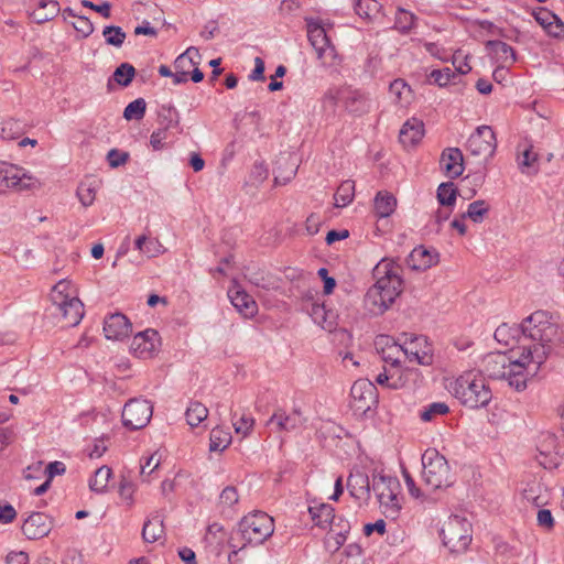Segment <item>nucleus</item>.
Masks as SVG:
<instances>
[{
    "instance_id": "nucleus-48",
    "label": "nucleus",
    "mask_w": 564,
    "mask_h": 564,
    "mask_svg": "<svg viewBox=\"0 0 564 564\" xmlns=\"http://www.w3.org/2000/svg\"><path fill=\"white\" fill-rule=\"evenodd\" d=\"M102 35L106 43L115 47H120L126 40V33L122 29L115 25L106 26L102 31Z\"/></svg>"
},
{
    "instance_id": "nucleus-44",
    "label": "nucleus",
    "mask_w": 564,
    "mask_h": 564,
    "mask_svg": "<svg viewBox=\"0 0 564 564\" xmlns=\"http://www.w3.org/2000/svg\"><path fill=\"white\" fill-rule=\"evenodd\" d=\"M389 90L398 102H408L412 93L411 87L400 78L390 84Z\"/></svg>"
},
{
    "instance_id": "nucleus-31",
    "label": "nucleus",
    "mask_w": 564,
    "mask_h": 564,
    "mask_svg": "<svg viewBox=\"0 0 564 564\" xmlns=\"http://www.w3.org/2000/svg\"><path fill=\"white\" fill-rule=\"evenodd\" d=\"M36 8L31 17L36 23H44L52 20L59 12V4L55 0H36Z\"/></svg>"
},
{
    "instance_id": "nucleus-7",
    "label": "nucleus",
    "mask_w": 564,
    "mask_h": 564,
    "mask_svg": "<svg viewBox=\"0 0 564 564\" xmlns=\"http://www.w3.org/2000/svg\"><path fill=\"white\" fill-rule=\"evenodd\" d=\"M372 490L377 496L383 514L391 519L398 518L402 509L399 480L391 476L373 475Z\"/></svg>"
},
{
    "instance_id": "nucleus-11",
    "label": "nucleus",
    "mask_w": 564,
    "mask_h": 564,
    "mask_svg": "<svg viewBox=\"0 0 564 564\" xmlns=\"http://www.w3.org/2000/svg\"><path fill=\"white\" fill-rule=\"evenodd\" d=\"M152 413L153 406L148 400L131 399L124 404L122 423L130 430H140L149 424Z\"/></svg>"
},
{
    "instance_id": "nucleus-33",
    "label": "nucleus",
    "mask_w": 564,
    "mask_h": 564,
    "mask_svg": "<svg viewBox=\"0 0 564 564\" xmlns=\"http://www.w3.org/2000/svg\"><path fill=\"white\" fill-rule=\"evenodd\" d=\"M98 188L99 183L95 180H85L78 185L76 195L84 207L94 204Z\"/></svg>"
},
{
    "instance_id": "nucleus-50",
    "label": "nucleus",
    "mask_w": 564,
    "mask_h": 564,
    "mask_svg": "<svg viewBox=\"0 0 564 564\" xmlns=\"http://www.w3.org/2000/svg\"><path fill=\"white\" fill-rule=\"evenodd\" d=\"M449 411V408L444 402H434L427 405L421 413L420 417L424 422H431L438 415H445Z\"/></svg>"
},
{
    "instance_id": "nucleus-29",
    "label": "nucleus",
    "mask_w": 564,
    "mask_h": 564,
    "mask_svg": "<svg viewBox=\"0 0 564 564\" xmlns=\"http://www.w3.org/2000/svg\"><path fill=\"white\" fill-rule=\"evenodd\" d=\"M523 498L535 507H543L549 502L550 491L541 481L532 480L523 489Z\"/></svg>"
},
{
    "instance_id": "nucleus-60",
    "label": "nucleus",
    "mask_w": 564,
    "mask_h": 564,
    "mask_svg": "<svg viewBox=\"0 0 564 564\" xmlns=\"http://www.w3.org/2000/svg\"><path fill=\"white\" fill-rule=\"evenodd\" d=\"M128 158H129L128 153L120 152L116 149L110 150L107 155L109 165L111 167H118V166L124 164L127 162Z\"/></svg>"
},
{
    "instance_id": "nucleus-6",
    "label": "nucleus",
    "mask_w": 564,
    "mask_h": 564,
    "mask_svg": "<svg viewBox=\"0 0 564 564\" xmlns=\"http://www.w3.org/2000/svg\"><path fill=\"white\" fill-rule=\"evenodd\" d=\"M70 282L66 280L58 281L51 290L50 300L54 308L53 314L59 317L66 327L78 325L84 317V304L72 295Z\"/></svg>"
},
{
    "instance_id": "nucleus-40",
    "label": "nucleus",
    "mask_w": 564,
    "mask_h": 564,
    "mask_svg": "<svg viewBox=\"0 0 564 564\" xmlns=\"http://www.w3.org/2000/svg\"><path fill=\"white\" fill-rule=\"evenodd\" d=\"M189 426H198L208 416V409L200 402L195 401L189 404L185 413Z\"/></svg>"
},
{
    "instance_id": "nucleus-56",
    "label": "nucleus",
    "mask_w": 564,
    "mask_h": 564,
    "mask_svg": "<svg viewBox=\"0 0 564 564\" xmlns=\"http://www.w3.org/2000/svg\"><path fill=\"white\" fill-rule=\"evenodd\" d=\"M239 500V495L234 486H227L219 496V501L225 507H232Z\"/></svg>"
},
{
    "instance_id": "nucleus-35",
    "label": "nucleus",
    "mask_w": 564,
    "mask_h": 564,
    "mask_svg": "<svg viewBox=\"0 0 564 564\" xmlns=\"http://www.w3.org/2000/svg\"><path fill=\"white\" fill-rule=\"evenodd\" d=\"M489 210V204L484 199H478L468 205L467 210L462 214V218H468L475 224H480L487 217Z\"/></svg>"
},
{
    "instance_id": "nucleus-34",
    "label": "nucleus",
    "mask_w": 564,
    "mask_h": 564,
    "mask_svg": "<svg viewBox=\"0 0 564 564\" xmlns=\"http://www.w3.org/2000/svg\"><path fill=\"white\" fill-rule=\"evenodd\" d=\"M355 197V182L351 180L344 181L334 194V206L343 208L348 206Z\"/></svg>"
},
{
    "instance_id": "nucleus-46",
    "label": "nucleus",
    "mask_w": 564,
    "mask_h": 564,
    "mask_svg": "<svg viewBox=\"0 0 564 564\" xmlns=\"http://www.w3.org/2000/svg\"><path fill=\"white\" fill-rule=\"evenodd\" d=\"M135 75V68L129 63H122L119 65L115 73L113 79L121 86L127 87L132 82Z\"/></svg>"
},
{
    "instance_id": "nucleus-52",
    "label": "nucleus",
    "mask_w": 564,
    "mask_h": 564,
    "mask_svg": "<svg viewBox=\"0 0 564 564\" xmlns=\"http://www.w3.org/2000/svg\"><path fill=\"white\" fill-rule=\"evenodd\" d=\"M430 77L440 87H445L451 83L453 78L456 77V73L453 72L449 67H445L443 69H434L431 72Z\"/></svg>"
},
{
    "instance_id": "nucleus-24",
    "label": "nucleus",
    "mask_w": 564,
    "mask_h": 564,
    "mask_svg": "<svg viewBox=\"0 0 564 564\" xmlns=\"http://www.w3.org/2000/svg\"><path fill=\"white\" fill-rule=\"evenodd\" d=\"M535 21L552 36H564V23L560 18L546 8H540L533 12Z\"/></svg>"
},
{
    "instance_id": "nucleus-53",
    "label": "nucleus",
    "mask_w": 564,
    "mask_h": 564,
    "mask_svg": "<svg viewBox=\"0 0 564 564\" xmlns=\"http://www.w3.org/2000/svg\"><path fill=\"white\" fill-rule=\"evenodd\" d=\"M134 491V484L128 478L122 477L119 484V495L128 506H131L133 503Z\"/></svg>"
},
{
    "instance_id": "nucleus-58",
    "label": "nucleus",
    "mask_w": 564,
    "mask_h": 564,
    "mask_svg": "<svg viewBox=\"0 0 564 564\" xmlns=\"http://www.w3.org/2000/svg\"><path fill=\"white\" fill-rule=\"evenodd\" d=\"M65 470H66L65 464L62 462L55 460V462L50 463L44 468V475H46V478L48 479V481H52V479L55 476L63 475L65 473Z\"/></svg>"
},
{
    "instance_id": "nucleus-17",
    "label": "nucleus",
    "mask_w": 564,
    "mask_h": 564,
    "mask_svg": "<svg viewBox=\"0 0 564 564\" xmlns=\"http://www.w3.org/2000/svg\"><path fill=\"white\" fill-rule=\"evenodd\" d=\"M440 165L447 177H459L465 170L463 152L458 148L444 149L441 154Z\"/></svg>"
},
{
    "instance_id": "nucleus-4",
    "label": "nucleus",
    "mask_w": 564,
    "mask_h": 564,
    "mask_svg": "<svg viewBox=\"0 0 564 564\" xmlns=\"http://www.w3.org/2000/svg\"><path fill=\"white\" fill-rule=\"evenodd\" d=\"M484 371L492 379L506 380L516 391H523L530 377L538 372H531V362L522 360V352L512 350L508 356L503 352H491L484 359Z\"/></svg>"
},
{
    "instance_id": "nucleus-41",
    "label": "nucleus",
    "mask_w": 564,
    "mask_h": 564,
    "mask_svg": "<svg viewBox=\"0 0 564 564\" xmlns=\"http://www.w3.org/2000/svg\"><path fill=\"white\" fill-rule=\"evenodd\" d=\"M163 534V522L159 517L148 520L142 529V538L147 543H154Z\"/></svg>"
},
{
    "instance_id": "nucleus-1",
    "label": "nucleus",
    "mask_w": 564,
    "mask_h": 564,
    "mask_svg": "<svg viewBox=\"0 0 564 564\" xmlns=\"http://www.w3.org/2000/svg\"><path fill=\"white\" fill-rule=\"evenodd\" d=\"M523 343L519 346L522 360L531 362V372H538L558 338V325L546 311H535L520 324Z\"/></svg>"
},
{
    "instance_id": "nucleus-42",
    "label": "nucleus",
    "mask_w": 564,
    "mask_h": 564,
    "mask_svg": "<svg viewBox=\"0 0 564 564\" xmlns=\"http://www.w3.org/2000/svg\"><path fill=\"white\" fill-rule=\"evenodd\" d=\"M180 123V115L172 106H163L159 112V124L162 129L169 130L177 127Z\"/></svg>"
},
{
    "instance_id": "nucleus-55",
    "label": "nucleus",
    "mask_w": 564,
    "mask_h": 564,
    "mask_svg": "<svg viewBox=\"0 0 564 564\" xmlns=\"http://www.w3.org/2000/svg\"><path fill=\"white\" fill-rule=\"evenodd\" d=\"M161 457L158 453L150 455L143 464H141L140 475L141 477L150 476L160 466Z\"/></svg>"
},
{
    "instance_id": "nucleus-16",
    "label": "nucleus",
    "mask_w": 564,
    "mask_h": 564,
    "mask_svg": "<svg viewBox=\"0 0 564 564\" xmlns=\"http://www.w3.org/2000/svg\"><path fill=\"white\" fill-rule=\"evenodd\" d=\"M132 332V326L126 315L115 313L104 322V333L107 339L122 340Z\"/></svg>"
},
{
    "instance_id": "nucleus-57",
    "label": "nucleus",
    "mask_w": 564,
    "mask_h": 564,
    "mask_svg": "<svg viewBox=\"0 0 564 564\" xmlns=\"http://www.w3.org/2000/svg\"><path fill=\"white\" fill-rule=\"evenodd\" d=\"M73 25L75 30L85 37L89 36L94 32V24L86 17H76V21L73 23Z\"/></svg>"
},
{
    "instance_id": "nucleus-38",
    "label": "nucleus",
    "mask_w": 564,
    "mask_h": 564,
    "mask_svg": "<svg viewBox=\"0 0 564 564\" xmlns=\"http://www.w3.org/2000/svg\"><path fill=\"white\" fill-rule=\"evenodd\" d=\"M112 470L108 466L99 467L89 480V488L97 494H104L107 489Z\"/></svg>"
},
{
    "instance_id": "nucleus-62",
    "label": "nucleus",
    "mask_w": 564,
    "mask_h": 564,
    "mask_svg": "<svg viewBox=\"0 0 564 564\" xmlns=\"http://www.w3.org/2000/svg\"><path fill=\"white\" fill-rule=\"evenodd\" d=\"M536 520L538 524L546 530H551L554 527V519L551 511L547 509H540Z\"/></svg>"
},
{
    "instance_id": "nucleus-59",
    "label": "nucleus",
    "mask_w": 564,
    "mask_h": 564,
    "mask_svg": "<svg viewBox=\"0 0 564 564\" xmlns=\"http://www.w3.org/2000/svg\"><path fill=\"white\" fill-rule=\"evenodd\" d=\"M402 475L409 494L415 499L422 498L423 494L421 492V489L416 487L415 481L410 473L406 469H403Z\"/></svg>"
},
{
    "instance_id": "nucleus-43",
    "label": "nucleus",
    "mask_w": 564,
    "mask_h": 564,
    "mask_svg": "<svg viewBox=\"0 0 564 564\" xmlns=\"http://www.w3.org/2000/svg\"><path fill=\"white\" fill-rule=\"evenodd\" d=\"M231 442V436L228 432L221 429H213L210 433L209 449L212 452L224 451Z\"/></svg>"
},
{
    "instance_id": "nucleus-39",
    "label": "nucleus",
    "mask_w": 564,
    "mask_h": 564,
    "mask_svg": "<svg viewBox=\"0 0 564 564\" xmlns=\"http://www.w3.org/2000/svg\"><path fill=\"white\" fill-rule=\"evenodd\" d=\"M200 58L199 51L196 47H188L183 54H181L174 62L175 69H180L183 72H189L191 67H195L198 65V61Z\"/></svg>"
},
{
    "instance_id": "nucleus-51",
    "label": "nucleus",
    "mask_w": 564,
    "mask_h": 564,
    "mask_svg": "<svg viewBox=\"0 0 564 564\" xmlns=\"http://www.w3.org/2000/svg\"><path fill=\"white\" fill-rule=\"evenodd\" d=\"M414 14L404 10L398 9L395 13L394 28L402 33L409 32L414 24Z\"/></svg>"
},
{
    "instance_id": "nucleus-37",
    "label": "nucleus",
    "mask_w": 564,
    "mask_h": 564,
    "mask_svg": "<svg viewBox=\"0 0 564 564\" xmlns=\"http://www.w3.org/2000/svg\"><path fill=\"white\" fill-rule=\"evenodd\" d=\"M457 187L453 182L442 183L437 187L436 198L441 206L454 207L457 200Z\"/></svg>"
},
{
    "instance_id": "nucleus-5",
    "label": "nucleus",
    "mask_w": 564,
    "mask_h": 564,
    "mask_svg": "<svg viewBox=\"0 0 564 564\" xmlns=\"http://www.w3.org/2000/svg\"><path fill=\"white\" fill-rule=\"evenodd\" d=\"M448 389L460 404L469 409L486 406L492 398L491 390L480 372H464L449 383Z\"/></svg>"
},
{
    "instance_id": "nucleus-18",
    "label": "nucleus",
    "mask_w": 564,
    "mask_h": 564,
    "mask_svg": "<svg viewBox=\"0 0 564 564\" xmlns=\"http://www.w3.org/2000/svg\"><path fill=\"white\" fill-rule=\"evenodd\" d=\"M1 169H3V181L7 183L6 189L23 191L32 188L35 184L32 176L15 165L1 163Z\"/></svg>"
},
{
    "instance_id": "nucleus-47",
    "label": "nucleus",
    "mask_w": 564,
    "mask_h": 564,
    "mask_svg": "<svg viewBox=\"0 0 564 564\" xmlns=\"http://www.w3.org/2000/svg\"><path fill=\"white\" fill-rule=\"evenodd\" d=\"M413 344H405L403 346V355L409 358L410 361H416L419 365L429 366L433 362V356L426 350H412Z\"/></svg>"
},
{
    "instance_id": "nucleus-61",
    "label": "nucleus",
    "mask_w": 564,
    "mask_h": 564,
    "mask_svg": "<svg viewBox=\"0 0 564 564\" xmlns=\"http://www.w3.org/2000/svg\"><path fill=\"white\" fill-rule=\"evenodd\" d=\"M388 373H393V379H391V382H389V388L392 389H400L404 386V380L402 378V371L399 367V365L392 366L390 365L389 368H387Z\"/></svg>"
},
{
    "instance_id": "nucleus-2",
    "label": "nucleus",
    "mask_w": 564,
    "mask_h": 564,
    "mask_svg": "<svg viewBox=\"0 0 564 564\" xmlns=\"http://www.w3.org/2000/svg\"><path fill=\"white\" fill-rule=\"evenodd\" d=\"M376 283L365 295V307L372 315L383 314L402 293V268L393 259L384 258L372 271Z\"/></svg>"
},
{
    "instance_id": "nucleus-30",
    "label": "nucleus",
    "mask_w": 564,
    "mask_h": 564,
    "mask_svg": "<svg viewBox=\"0 0 564 564\" xmlns=\"http://www.w3.org/2000/svg\"><path fill=\"white\" fill-rule=\"evenodd\" d=\"M397 208V198L393 194L381 191L378 192L373 199V210L380 218L391 216Z\"/></svg>"
},
{
    "instance_id": "nucleus-14",
    "label": "nucleus",
    "mask_w": 564,
    "mask_h": 564,
    "mask_svg": "<svg viewBox=\"0 0 564 564\" xmlns=\"http://www.w3.org/2000/svg\"><path fill=\"white\" fill-rule=\"evenodd\" d=\"M497 148L496 135L488 126H481L469 137L467 150L477 156L490 158Z\"/></svg>"
},
{
    "instance_id": "nucleus-36",
    "label": "nucleus",
    "mask_w": 564,
    "mask_h": 564,
    "mask_svg": "<svg viewBox=\"0 0 564 564\" xmlns=\"http://www.w3.org/2000/svg\"><path fill=\"white\" fill-rule=\"evenodd\" d=\"M518 166L523 174L532 175L538 172L535 163L538 162V154L532 151V147L525 148L523 151L518 152Z\"/></svg>"
},
{
    "instance_id": "nucleus-21",
    "label": "nucleus",
    "mask_w": 564,
    "mask_h": 564,
    "mask_svg": "<svg viewBox=\"0 0 564 564\" xmlns=\"http://www.w3.org/2000/svg\"><path fill=\"white\" fill-rule=\"evenodd\" d=\"M437 262L438 254L423 246L414 248L406 258V265L414 271H425L437 264Z\"/></svg>"
},
{
    "instance_id": "nucleus-32",
    "label": "nucleus",
    "mask_w": 564,
    "mask_h": 564,
    "mask_svg": "<svg viewBox=\"0 0 564 564\" xmlns=\"http://www.w3.org/2000/svg\"><path fill=\"white\" fill-rule=\"evenodd\" d=\"M308 512L315 524L321 528H327L335 520V510L327 503L311 506Z\"/></svg>"
},
{
    "instance_id": "nucleus-13",
    "label": "nucleus",
    "mask_w": 564,
    "mask_h": 564,
    "mask_svg": "<svg viewBox=\"0 0 564 564\" xmlns=\"http://www.w3.org/2000/svg\"><path fill=\"white\" fill-rule=\"evenodd\" d=\"M351 408L355 411L366 413L378 403L377 388L368 379H358L351 390Z\"/></svg>"
},
{
    "instance_id": "nucleus-19",
    "label": "nucleus",
    "mask_w": 564,
    "mask_h": 564,
    "mask_svg": "<svg viewBox=\"0 0 564 564\" xmlns=\"http://www.w3.org/2000/svg\"><path fill=\"white\" fill-rule=\"evenodd\" d=\"M424 133L423 121L413 117L403 123L399 133V140L405 149H413L422 141Z\"/></svg>"
},
{
    "instance_id": "nucleus-3",
    "label": "nucleus",
    "mask_w": 564,
    "mask_h": 564,
    "mask_svg": "<svg viewBox=\"0 0 564 564\" xmlns=\"http://www.w3.org/2000/svg\"><path fill=\"white\" fill-rule=\"evenodd\" d=\"M376 283L365 295V307L372 315L383 314L402 293V268L393 259L384 258L372 271Z\"/></svg>"
},
{
    "instance_id": "nucleus-63",
    "label": "nucleus",
    "mask_w": 564,
    "mask_h": 564,
    "mask_svg": "<svg viewBox=\"0 0 564 564\" xmlns=\"http://www.w3.org/2000/svg\"><path fill=\"white\" fill-rule=\"evenodd\" d=\"M166 131L162 128L153 131L150 137V144L154 150H161L164 147V141L166 140Z\"/></svg>"
},
{
    "instance_id": "nucleus-28",
    "label": "nucleus",
    "mask_w": 564,
    "mask_h": 564,
    "mask_svg": "<svg viewBox=\"0 0 564 564\" xmlns=\"http://www.w3.org/2000/svg\"><path fill=\"white\" fill-rule=\"evenodd\" d=\"M346 109L354 115L361 116L370 111L371 100L366 93L350 90L345 97Z\"/></svg>"
},
{
    "instance_id": "nucleus-9",
    "label": "nucleus",
    "mask_w": 564,
    "mask_h": 564,
    "mask_svg": "<svg viewBox=\"0 0 564 564\" xmlns=\"http://www.w3.org/2000/svg\"><path fill=\"white\" fill-rule=\"evenodd\" d=\"M441 535L452 553L464 552L471 542V524L463 517L452 516L443 524Z\"/></svg>"
},
{
    "instance_id": "nucleus-64",
    "label": "nucleus",
    "mask_w": 564,
    "mask_h": 564,
    "mask_svg": "<svg viewBox=\"0 0 564 564\" xmlns=\"http://www.w3.org/2000/svg\"><path fill=\"white\" fill-rule=\"evenodd\" d=\"M42 474H44L43 462H35L23 471L25 479H39Z\"/></svg>"
},
{
    "instance_id": "nucleus-20",
    "label": "nucleus",
    "mask_w": 564,
    "mask_h": 564,
    "mask_svg": "<svg viewBox=\"0 0 564 564\" xmlns=\"http://www.w3.org/2000/svg\"><path fill=\"white\" fill-rule=\"evenodd\" d=\"M158 333L147 329L138 333L131 344V350L138 358H150L156 350Z\"/></svg>"
},
{
    "instance_id": "nucleus-10",
    "label": "nucleus",
    "mask_w": 564,
    "mask_h": 564,
    "mask_svg": "<svg viewBox=\"0 0 564 564\" xmlns=\"http://www.w3.org/2000/svg\"><path fill=\"white\" fill-rule=\"evenodd\" d=\"M273 532V519L264 512L248 514L239 522V533L249 544H262Z\"/></svg>"
},
{
    "instance_id": "nucleus-25",
    "label": "nucleus",
    "mask_w": 564,
    "mask_h": 564,
    "mask_svg": "<svg viewBox=\"0 0 564 564\" xmlns=\"http://www.w3.org/2000/svg\"><path fill=\"white\" fill-rule=\"evenodd\" d=\"M347 488L357 500H367L370 497V481L366 473L354 470L347 479Z\"/></svg>"
},
{
    "instance_id": "nucleus-49",
    "label": "nucleus",
    "mask_w": 564,
    "mask_h": 564,
    "mask_svg": "<svg viewBox=\"0 0 564 564\" xmlns=\"http://www.w3.org/2000/svg\"><path fill=\"white\" fill-rule=\"evenodd\" d=\"M380 10V3L377 0H357L355 11L360 18L369 19Z\"/></svg>"
},
{
    "instance_id": "nucleus-27",
    "label": "nucleus",
    "mask_w": 564,
    "mask_h": 564,
    "mask_svg": "<svg viewBox=\"0 0 564 564\" xmlns=\"http://www.w3.org/2000/svg\"><path fill=\"white\" fill-rule=\"evenodd\" d=\"M229 297L231 304L237 311L245 317H252L256 315L258 306L251 295L246 293L243 290L236 289L229 291Z\"/></svg>"
},
{
    "instance_id": "nucleus-12",
    "label": "nucleus",
    "mask_w": 564,
    "mask_h": 564,
    "mask_svg": "<svg viewBox=\"0 0 564 564\" xmlns=\"http://www.w3.org/2000/svg\"><path fill=\"white\" fill-rule=\"evenodd\" d=\"M307 37L317 54V58L321 59L323 64L332 65L336 59L337 54L325 29L319 23L308 20Z\"/></svg>"
},
{
    "instance_id": "nucleus-15",
    "label": "nucleus",
    "mask_w": 564,
    "mask_h": 564,
    "mask_svg": "<svg viewBox=\"0 0 564 564\" xmlns=\"http://www.w3.org/2000/svg\"><path fill=\"white\" fill-rule=\"evenodd\" d=\"M52 530L51 518L43 512L31 513L22 524L23 534L30 540L46 536Z\"/></svg>"
},
{
    "instance_id": "nucleus-54",
    "label": "nucleus",
    "mask_w": 564,
    "mask_h": 564,
    "mask_svg": "<svg viewBox=\"0 0 564 564\" xmlns=\"http://www.w3.org/2000/svg\"><path fill=\"white\" fill-rule=\"evenodd\" d=\"M452 63L456 72L460 75H466L471 70V66L468 63V55H463L460 51L454 53Z\"/></svg>"
},
{
    "instance_id": "nucleus-8",
    "label": "nucleus",
    "mask_w": 564,
    "mask_h": 564,
    "mask_svg": "<svg viewBox=\"0 0 564 564\" xmlns=\"http://www.w3.org/2000/svg\"><path fill=\"white\" fill-rule=\"evenodd\" d=\"M423 480L432 490L452 485L451 468L446 458L435 448H427L422 455Z\"/></svg>"
},
{
    "instance_id": "nucleus-22",
    "label": "nucleus",
    "mask_w": 564,
    "mask_h": 564,
    "mask_svg": "<svg viewBox=\"0 0 564 564\" xmlns=\"http://www.w3.org/2000/svg\"><path fill=\"white\" fill-rule=\"evenodd\" d=\"M376 349L383 361L392 366L400 365V356L403 355V346L397 344L390 336L380 335L377 337Z\"/></svg>"
},
{
    "instance_id": "nucleus-23",
    "label": "nucleus",
    "mask_w": 564,
    "mask_h": 564,
    "mask_svg": "<svg viewBox=\"0 0 564 564\" xmlns=\"http://www.w3.org/2000/svg\"><path fill=\"white\" fill-rule=\"evenodd\" d=\"M304 417L300 409H294L291 413H286L283 410H278L270 417L269 423L275 424L279 432L294 431L303 425Z\"/></svg>"
},
{
    "instance_id": "nucleus-26",
    "label": "nucleus",
    "mask_w": 564,
    "mask_h": 564,
    "mask_svg": "<svg viewBox=\"0 0 564 564\" xmlns=\"http://www.w3.org/2000/svg\"><path fill=\"white\" fill-rule=\"evenodd\" d=\"M486 48L489 55L501 66L512 65L517 61L514 50L502 41H487Z\"/></svg>"
},
{
    "instance_id": "nucleus-45",
    "label": "nucleus",
    "mask_w": 564,
    "mask_h": 564,
    "mask_svg": "<svg viewBox=\"0 0 564 564\" xmlns=\"http://www.w3.org/2000/svg\"><path fill=\"white\" fill-rule=\"evenodd\" d=\"M147 110V102L143 98H138L131 101L123 111V118L126 120H140L144 117Z\"/></svg>"
}]
</instances>
